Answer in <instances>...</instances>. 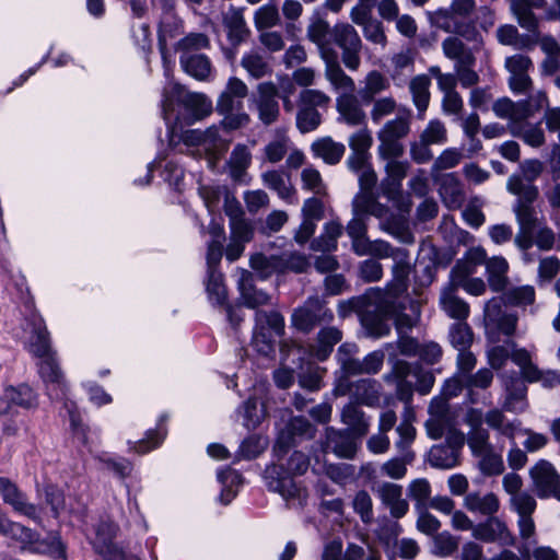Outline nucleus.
<instances>
[{"label":"nucleus","mask_w":560,"mask_h":560,"mask_svg":"<svg viewBox=\"0 0 560 560\" xmlns=\"http://www.w3.org/2000/svg\"><path fill=\"white\" fill-rule=\"evenodd\" d=\"M25 346L28 352L37 358L38 373L46 386L47 395L51 400H65L73 436L83 445H88V428L73 401L67 398L68 386L60 370L55 351L50 347L49 332L43 317L34 308L32 302L25 304L23 322Z\"/></svg>","instance_id":"nucleus-1"},{"label":"nucleus","mask_w":560,"mask_h":560,"mask_svg":"<svg viewBox=\"0 0 560 560\" xmlns=\"http://www.w3.org/2000/svg\"><path fill=\"white\" fill-rule=\"evenodd\" d=\"M387 257H392L394 265L393 280L387 284V318H390L398 332L396 347L400 354L415 357L419 352L420 345L417 339L407 332L418 325L421 315V304L408 293L409 275L411 264L408 252L405 248H389Z\"/></svg>","instance_id":"nucleus-2"},{"label":"nucleus","mask_w":560,"mask_h":560,"mask_svg":"<svg viewBox=\"0 0 560 560\" xmlns=\"http://www.w3.org/2000/svg\"><path fill=\"white\" fill-rule=\"evenodd\" d=\"M520 170L521 174L509 177L506 189L516 196L513 212L520 230L514 243L524 253L525 260L530 261L527 250L533 247V232L539 225L538 212L534 206L539 198V189L533 183L542 174L544 164L539 160H525Z\"/></svg>","instance_id":"nucleus-3"},{"label":"nucleus","mask_w":560,"mask_h":560,"mask_svg":"<svg viewBox=\"0 0 560 560\" xmlns=\"http://www.w3.org/2000/svg\"><path fill=\"white\" fill-rule=\"evenodd\" d=\"M161 106L171 141L183 124L191 125L212 112V102L205 94L187 91L175 82H170L163 89Z\"/></svg>","instance_id":"nucleus-4"},{"label":"nucleus","mask_w":560,"mask_h":560,"mask_svg":"<svg viewBox=\"0 0 560 560\" xmlns=\"http://www.w3.org/2000/svg\"><path fill=\"white\" fill-rule=\"evenodd\" d=\"M307 456L299 451L291 454L288 467L271 464L264 471L265 485L269 491L279 493L290 506L302 508L307 500V491L293 480V476L303 475L308 469Z\"/></svg>","instance_id":"nucleus-5"},{"label":"nucleus","mask_w":560,"mask_h":560,"mask_svg":"<svg viewBox=\"0 0 560 560\" xmlns=\"http://www.w3.org/2000/svg\"><path fill=\"white\" fill-rule=\"evenodd\" d=\"M337 313L341 319L355 313L365 334L380 338L385 332V290L371 288L361 296L342 300L337 305Z\"/></svg>","instance_id":"nucleus-6"},{"label":"nucleus","mask_w":560,"mask_h":560,"mask_svg":"<svg viewBox=\"0 0 560 560\" xmlns=\"http://www.w3.org/2000/svg\"><path fill=\"white\" fill-rule=\"evenodd\" d=\"M2 535L16 542L23 550L49 555L56 560H67V547L56 533L42 539L36 530L5 517Z\"/></svg>","instance_id":"nucleus-7"},{"label":"nucleus","mask_w":560,"mask_h":560,"mask_svg":"<svg viewBox=\"0 0 560 560\" xmlns=\"http://www.w3.org/2000/svg\"><path fill=\"white\" fill-rule=\"evenodd\" d=\"M380 195H373V198L366 209H359L354 206V199L352 200V213L353 218L347 225V233L352 240V247L358 255H380L381 254V242L372 243L365 236L366 225L364 221L365 215H374L380 219V228L385 229V222L383 215L385 208L378 202Z\"/></svg>","instance_id":"nucleus-8"},{"label":"nucleus","mask_w":560,"mask_h":560,"mask_svg":"<svg viewBox=\"0 0 560 560\" xmlns=\"http://www.w3.org/2000/svg\"><path fill=\"white\" fill-rule=\"evenodd\" d=\"M371 153L351 151L346 163L348 168L358 174L359 192L354 196V206L366 209L373 195L385 194L384 182L377 186V176L371 165Z\"/></svg>","instance_id":"nucleus-9"},{"label":"nucleus","mask_w":560,"mask_h":560,"mask_svg":"<svg viewBox=\"0 0 560 560\" xmlns=\"http://www.w3.org/2000/svg\"><path fill=\"white\" fill-rule=\"evenodd\" d=\"M442 50L446 58L455 61L457 82L463 88L478 84L479 74L474 70L476 57L472 50L458 37L450 36L442 42Z\"/></svg>","instance_id":"nucleus-10"},{"label":"nucleus","mask_w":560,"mask_h":560,"mask_svg":"<svg viewBox=\"0 0 560 560\" xmlns=\"http://www.w3.org/2000/svg\"><path fill=\"white\" fill-rule=\"evenodd\" d=\"M284 334V318L277 311H257L252 345L262 355L275 352V338Z\"/></svg>","instance_id":"nucleus-11"},{"label":"nucleus","mask_w":560,"mask_h":560,"mask_svg":"<svg viewBox=\"0 0 560 560\" xmlns=\"http://www.w3.org/2000/svg\"><path fill=\"white\" fill-rule=\"evenodd\" d=\"M548 106L545 91L529 94L526 100L514 102L509 97L498 98L492 104V110L501 119L527 120L536 113Z\"/></svg>","instance_id":"nucleus-12"},{"label":"nucleus","mask_w":560,"mask_h":560,"mask_svg":"<svg viewBox=\"0 0 560 560\" xmlns=\"http://www.w3.org/2000/svg\"><path fill=\"white\" fill-rule=\"evenodd\" d=\"M330 98L319 90L306 89L301 92L296 112V128L301 133L316 130L322 124L319 107H326Z\"/></svg>","instance_id":"nucleus-13"},{"label":"nucleus","mask_w":560,"mask_h":560,"mask_svg":"<svg viewBox=\"0 0 560 560\" xmlns=\"http://www.w3.org/2000/svg\"><path fill=\"white\" fill-rule=\"evenodd\" d=\"M334 320V313L318 296H310L303 305L296 307L291 315L294 328L310 332L317 325L329 324Z\"/></svg>","instance_id":"nucleus-14"},{"label":"nucleus","mask_w":560,"mask_h":560,"mask_svg":"<svg viewBox=\"0 0 560 560\" xmlns=\"http://www.w3.org/2000/svg\"><path fill=\"white\" fill-rule=\"evenodd\" d=\"M394 102L387 98V158L400 156L405 147L401 139L406 138L410 132L412 114L409 109L400 108L392 116Z\"/></svg>","instance_id":"nucleus-15"},{"label":"nucleus","mask_w":560,"mask_h":560,"mask_svg":"<svg viewBox=\"0 0 560 560\" xmlns=\"http://www.w3.org/2000/svg\"><path fill=\"white\" fill-rule=\"evenodd\" d=\"M471 454L478 458V468L483 476L492 477L503 474V457L490 442V436L481 432L475 440L467 443Z\"/></svg>","instance_id":"nucleus-16"},{"label":"nucleus","mask_w":560,"mask_h":560,"mask_svg":"<svg viewBox=\"0 0 560 560\" xmlns=\"http://www.w3.org/2000/svg\"><path fill=\"white\" fill-rule=\"evenodd\" d=\"M465 443V435L458 430H450L444 443L431 447L428 460L431 466L440 469H451L458 465L460 450Z\"/></svg>","instance_id":"nucleus-17"},{"label":"nucleus","mask_w":560,"mask_h":560,"mask_svg":"<svg viewBox=\"0 0 560 560\" xmlns=\"http://www.w3.org/2000/svg\"><path fill=\"white\" fill-rule=\"evenodd\" d=\"M529 477L538 498L552 497L560 501V474L550 462L539 459L529 469Z\"/></svg>","instance_id":"nucleus-18"},{"label":"nucleus","mask_w":560,"mask_h":560,"mask_svg":"<svg viewBox=\"0 0 560 560\" xmlns=\"http://www.w3.org/2000/svg\"><path fill=\"white\" fill-rule=\"evenodd\" d=\"M504 68L509 72L508 84L510 90L515 94H528L534 82L529 75L533 68L532 59L523 54H514L505 58Z\"/></svg>","instance_id":"nucleus-19"},{"label":"nucleus","mask_w":560,"mask_h":560,"mask_svg":"<svg viewBox=\"0 0 560 560\" xmlns=\"http://www.w3.org/2000/svg\"><path fill=\"white\" fill-rule=\"evenodd\" d=\"M334 42L342 49V61L350 70L360 66L361 39L354 27L348 23H338L331 30Z\"/></svg>","instance_id":"nucleus-20"},{"label":"nucleus","mask_w":560,"mask_h":560,"mask_svg":"<svg viewBox=\"0 0 560 560\" xmlns=\"http://www.w3.org/2000/svg\"><path fill=\"white\" fill-rule=\"evenodd\" d=\"M254 103L258 118L264 125L273 124L279 117L278 89L272 82L258 84Z\"/></svg>","instance_id":"nucleus-21"},{"label":"nucleus","mask_w":560,"mask_h":560,"mask_svg":"<svg viewBox=\"0 0 560 560\" xmlns=\"http://www.w3.org/2000/svg\"><path fill=\"white\" fill-rule=\"evenodd\" d=\"M0 497L14 512L34 521L38 520L37 506L28 502L26 494L7 477H0Z\"/></svg>","instance_id":"nucleus-22"},{"label":"nucleus","mask_w":560,"mask_h":560,"mask_svg":"<svg viewBox=\"0 0 560 560\" xmlns=\"http://www.w3.org/2000/svg\"><path fill=\"white\" fill-rule=\"evenodd\" d=\"M474 538L485 542H498L502 546H514L515 537L505 522L493 515L474 528Z\"/></svg>","instance_id":"nucleus-23"},{"label":"nucleus","mask_w":560,"mask_h":560,"mask_svg":"<svg viewBox=\"0 0 560 560\" xmlns=\"http://www.w3.org/2000/svg\"><path fill=\"white\" fill-rule=\"evenodd\" d=\"M439 185V195L446 208L456 210L462 208L466 200L464 184L455 173L431 177Z\"/></svg>","instance_id":"nucleus-24"},{"label":"nucleus","mask_w":560,"mask_h":560,"mask_svg":"<svg viewBox=\"0 0 560 560\" xmlns=\"http://www.w3.org/2000/svg\"><path fill=\"white\" fill-rule=\"evenodd\" d=\"M420 364L409 363L405 360L394 359L390 374L387 375V380H392L396 384V396L399 400L408 402L413 394V383L409 377L416 375V369H419Z\"/></svg>","instance_id":"nucleus-25"},{"label":"nucleus","mask_w":560,"mask_h":560,"mask_svg":"<svg viewBox=\"0 0 560 560\" xmlns=\"http://www.w3.org/2000/svg\"><path fill=\"white\" fill-rule=\"evenodd\" d=\"M248 88L238 78L228 80L224 90L218 97L215 109L218 113L243 109V101L247 96Z\"/></svg>","instance_id":"nucleus-26"},{"label":"nucleus","mask_w":560,"mask_h":560,"mask_svg":"<svg viewBox=\"0 0 560 560\" xmlns=\"http://www.w3.org/2000/svg\"><path fill=\"white\" fill-rule=\"evenodd\" d=\"M387 200L394 201L399 211L398 220L387 223V232L398 236L405 243H411L412 235L409 231L407 221V214L411 208L410 199L402 196L399 191L387 187Z\"/></svg>","instance_id":"nucleus-27"},{"label":"nucleus","mask_w":560,"mask_h":560,"mask_svg":"<svg viewBox=\"0 0 560 560\" xmlns=\"http://www.w3.org/2000/svg\"><path fill=\"white\" fill-rule=\"evenodd\" d=\"M262 184L270 190L275 191L278 197L285 202L293 203L296 201L295 188L291 183V178L280 170H270L261 174Z\"/></svg>","instance_id":"nucleus-28"},{"label":"nucleus","mask_w":560,"mask_h":560,"mask_svg":"<svg viewBox=\"0 0 560 560\" xmlns=\"http://www.w3.org/2000/svg\"><path fill=\"white\" fill-rule=\"evenodd\" d=\"M457 288L450 280V283L442 290L440 304L442 310L452 318L466 320L469 315V305L457 294Z\"/></svg>","instance_id":"nucleus-29"},{"label":"nucleus","mask_w":560,"mask_h":560,"mask_svg":"<svg viewBox=\"0 0 560 560\" xmlns=\"http://www.w3.org/2000/svg\"><path fill=\"white\" fill-rule=\"evenodd\" d=\"M252 164V151L243 143H237L230 153L226 161V168L230 177L237 183H243L247 170Z\"/></svg>","instance_id":"nucleus-30"},{"label":"nucleus","mask_w":560,"mask_h":560,"mask_svg":"<svg viewBox=\"0 0 560 560\" xmlns=\"http://www.w3.org/2000/svg\"><path fill=\"white\" fill-rule=\"evenodd\" d=\"M237 287L244 304L249 308L266 305L270 301V296L266 292L255 288L253 275L246 269L238 270Z\"/></svg>","instance_id":"nucleus-31"},{"label":"nucleus","mask_w":560,"mask_h":560,"mask_svg":"<svg viewBox=\"0 0 560 560\" xmlns=\"http://www.w3.org/2000/svg\"><path fill=\"white\" fill-rule=\"evenodd\" d=\"M311 152L314 158L323 160L324 163L336 165L341 161L346 147L331 137H322L312 142Z\"/></svg>","instance_id":"nucleus-32"},{"label":"nucleus","mask_w":560,"mask_h":560,"mask_svg":"<svg viewBox=\"0 0 560 560\" xmlns=\"http://www.w3.org/2000/svg\"><path fill=\"white\" fill-rule=\"evenodd\" d=\"M509 262L502 256H493L486 262L487 282L493 292L500 293L508 289Z\"/></svg>","instance_id":"nucleus-33"},{"label":"nucleus","mask_w":560,"mask_h":560,"mask_svg":"<svg viewBox=\"0 0 560 560\" xmlns=\"http://www.w3.org/2000/svg\"><path fill=\"white\" fill-rule=\"evenodd\" d=\"M352 21L363 27L364 36L368 40L383 44L385 42V33L382 21L373 18V11L363 9L351 10Z\"/></svg>","instance_id":"nucleus-34"},{"label":"nucleus","mask_w":560,"mask_h":560,"mask_svg":"<svg viewBox=\"0 0 560 560\" xmlns=\"http://www.w3.org/2000/svg\"><path fill=\"white\" fill-rule=\"evenodd\" d=\"M545 5L546 0H511V9L518 24L528 32H535L538 28V20L532 10L541 9Z\"/></svg>","instance_id":"nucleus-35"},{"label":"nucleus","mask_w":560,"mask_h":560,"mask_svg":"<svg viewBox=\"0 0 560 560\" xmlns=\"http://www.w3.org/2000/svg\"><path fill=\"white\" fill-rule=\"evenodd\" d=\"M117 533V525L109 518L101 520L95 528V539L93 540V546L95 550L104 555V557L108 560V557H114L117 550L112 541Z\"/></svg>","instance_id":"nucleus-36"},{"label":"nucleus","mask_w":560,"mask_h":560,"mask_svg":"<svg viewBox=\"0 0 560 560\" xmlns=\"http://www.w3.org/2000/svg\"><path fill=\"white\" fill-rule=\"evenodd\" d=\"M327 445L338 457L352 458L358 445L349 430L338 431L332 428L326 431Z\"/></svg>","instance_id":"nucleus-37"},{"label":"nucleus","mask_w":560,"mask_h":560,"mask_svg":"<svg viewBox=\"0 0 560 560\" xmlns=\"http://www.w3.org/2000/svg\"><path fill=\"white\" fill-rule=\"evenodd\" d=\"M508 130L513 137L523 139L530 147L538 148L545 143L544 130L540 126L528 124L527 120L506 119Z\"/></svg>","instance_id":"nucleus-38"},{"label":"nucleus","mask_w":560,"mask_h":560,"mask_svg":"<svg viewBox=\"0 0 560 560\" xmlns=\"http://www.w3.org/2000/svg\"><path fill=\"white\" fill-rule=\"evenodd\" d=\"M464 506L474 513L491 516L494 515L500 509V501L495 493L488 492L481 494L480 492H469L464 499Z\"/></svg>","instance_id":"nucleus-39"},{"label":"nucleus","mask_w":560,"mask_h":560,"mask_svg":"<svg viewBox=\"0 0 560 560\" xmlns=\"http://www.w3.org/2000/svg\"><path fill=\"white\" fill-rule=\"evenodd\" d=\"M337 110L340 119L351 127L360 126L365 121V113L353 94H341L337 98Z\"/></svg>","instance_id":"nucleus-40"},{"label":"nucleus","mask_w":560,"mask_h":560,"mask_svg":"<svg viewBox=\"0 0 560 560\" xmlns=\"http://www.w3.org/2000/svg\"><path fill=\"white\" fill-rule=\"evenodd\" d=\"M292 141L288 136L287 131L283 129H277L272 136V138L266 143L262 149V154L265 161L276 164L282 161L288 152L290 151V147Z\"/></svg>","instance_id":"nucleus-41"},{"label":"nucleus","mask_w":560,"mask_h":560,"mask_svg":"<svg viewBox=\"0 0 560 560\" xmlns=\"http://www.w3.org/2000/svg\"><path fill=\"white\" fill-rule=\"evenodd\" d=\"M505 409L493 408L485 413V422L488 428L497 431L500 435L506 438L514 444L518 423L510 421L505 415Z\"/></svg>","instance_id":"nucleus-42"},{"label":"nucleus","mask_w":560,"mask_h":560,"mask_svg":"<svg viewBox=\"0 0 560 560\" xmlns=\"http://www.w3.org/2000/svg\"><path fill=\"white\" fill-rule=\"evenodd\" d=\"M179 62L187 74L199 81L207 80L212 71V63L203 54L180 55Z\"/></svg>","instance_id":"nucleus-43"},{"label":"nucleus","mask_w":560,"mask_h":560,"mask_svg":"<svg viewBox=\"0 0 560 560\" xmlns=\"http://www.w3.org/2000/svg\"><path fill=\"white\" fill-rule=\"evenodd\" d=\"M497 39L501 45L511 46L516 50L532 49L536 40L529 35L520 34L516 26L505 24L497 30Z\"/></svg>","instance_id":"nucleus-44"},{"label":"nucleus","mask_w":560,"mask_h":560,"mask_svg":"<svg viewBox=\"0 0 560 560\" xmlns=\"http://www.w3.org/2000/svg\"><path fill=\"white\" fill-rule=\"evenodd\" d=\"M223 25L226 30L228 38L233 46L240 45L248 35V28L242 12L234 8H231L223 15Z\"/></svg>","instance_id":"nucleus-45"},{"label":"nucleus","mask_w":560,"mask_h":560,"mask_svg":"<svg viewBox=\"0 0 560 560\" xmlns=\"http://www.w3.org/2000/svg\"><path fill=\"white\" fill-rule=\"evenodd\" d=\"M342 339V332L337 327H324L317 334V343L313 350V354L319 361H325L335 345Z\"/></svg>","instance_id":"nucleus-46"},{"label":"nucleus","mask_w":560,"mask_h":560,"mask_svg":"<svg viewBox=\"0 0 560 560\" xmlns=\"http://www.w3.org/2000/svg\"><path fill=\"white\" fill-rule=\"evenodd\" d=\"M475 272L471 270L462 268L459 272H451L450 280L454 285L459 289H464L468 294L480 296L487 292V282L481 278L471 277Z\"/></svg>","instance_id":"nucleus-47"},{"label":"nucleus","mask_w":560,"mask_h":560,"mask_svg":"<svg viewBox=\"0 0 560 560\" xmlns=\"http://www.w3.org/2000/svg\"><path fill=\"white\" fill-rule=\"evenodd\" d=\"M326 60V79L330 82L334 89L341 94H353L355 90L354 81L345 73L340 66L329 60V56Z\"/></svg>","instance_id":"nucleus-48"},{"label":"nucleus","mask_w":560,"mask_h":560,"mask_svg":"<svg viewBox=\"0 0 560 560\" xmlns=\"http://www.w3.org/2000/svg\"><path fill=\"white\" fill-rule=\"evenodd\" d=\"M464 159V153L457 148L443 150L433 161L430 177L443 176L445 171L457 167Z\"/></svg>","instance_id":"nucleus-49"},{"label":"nucleus","mask_w":560,"mask_h":560,"mask_svg":"<svg viewBox=\"0 0 560 560\" xmlns=\"http://www.w3.org/2000/svg\"><path fill=\"white\" fill-rule=\"evenodd\" d=\"M381 386L373 380H359L352 383L351 396L366 406H374L380 399Z\"/></svg>","instance_id":"nucleus-50"},{"label":"nucleus","mask_w":560,"mask_h":560,"mask_svg":"<svg viewBox=\"0 0 560 560\" xmlns=\"http://www.w3.org/2000/svg\"><path fill=\"white\" fill-rule=\"evenodd\" d=\"M331 31L329 24L319 18L314 19L307 27V38L316 44L324 59H327L329 51V36Z\"/></svg>","instance_id":"nucleus-51"},{"label":"nucleus","mask_w":560,"mask_h":560,"mask_svg":"<svg viewBox=\"0 0 560 560\" xmlns=\"http://www.w3.org/2000/svg\"><path fill=\"white\" fill-rule=\"evenodd\" d=\"M206 292L213 306H224L228 293L223 282V275L219 270L207 271Z\"/></svg>","instance_id":"nucleus-52"},{"label":"nucleus","mask_w":560,"mask_h":560,"mask_svg":"<svg viewBox=\"0 0 560 560\" xmlns=\"http://www.w3.org/2000/svg\"><path fill=\"white\" fill-rule=\"evenodd\" d=\"M301 187L318 197L327 196V185L320 172L312 164L301 171Z\"/></svg>","instance_id":"nucleus-53"},{"label":"nucleus","mask_w":560,"mask_h":560,"mask_svg":"<svg viewBox=\"0 0 560 560\" xmlns=\"http://www.w3.org/2000/svg\"><path fill=\"white\" fill-rule=\"evenodd\" d=\"M342 234V225L331 221L324 225L323 233L312 242V249L316 252H332L337 248V240Z\"/></svg>","instance_id":"nucleus-54"},{"label":"nucleus","mask_w":560,"mask_h":560,"mask_svg":"<svg viewBox=\"0 0 560 560\" xmlns=\"http://www.w3.org/2000/svg\"><path fill=\"white\" fill-rule=\"evenodd\" d=\"M241 65L247 73L255 79H260L271 72V68L266 56L255 49L246 52L242 57Z\"/></svg>","instance_id":"nucleus-55"},{"label":"nucleus","mask_w":560,"mask_h":560,"mask_svg":"<svg viewBox=\"0 0 560 560\" xmlns=\"http://www.w3.org/2000/svg\"><path fill=\"white\" fill-rule=\"evenodd\" d=\"M459 15L454 9L453 3L447 9H439L434 12L429 13L430 23L447 33L460 34V23L456 16Z\"/></svg>","instance_id":"nucleus-56"},{"label":"nucleus","mask_w":560,"mask_h":560,"mask_svg":"<svg viewBox=\"0 0 560 560\" xmlns=\"http://www.w3.org/2000/svg\"><path fill=\"white\" fill-rule=\"evenodd\" d=\"M280 261L279 255L266 256L257 253L250 256L249 265L262 279H266L273 273H281L282 265Z\"/></svg>","instance_id":"nucleus-57"},{"label":"nucleus","mask_w":560,"mask_h":560,"mask_svg":"<svg viewBox=\"0 0 560 560\" xmlns=\"http://www.w3.org/2000/svg\"><path fill=\"white\" fill-rule=\"evenodd\" d=\"M387 508L395 518L402 517L409 510L408 501L402 497V488L396 483H387Z\"/></svg>","instance_id":"nucleus-58"},{"label":"nucleus","mask_w":560,"mask_h":560,"mask_svg":"<svg viewBox=\"0 0 560 560\" xmlns=\"http://www.w3.org/2000/svg\"><path fill=\"white\" fill-rule=\"evenodd\" d=\"M430 84L431 81L428 75H418L410 82L413 102L420 112H424L428 108L430 102Z\"/></svg>","instance_id":"nucleus-59"},{"label":"nucleus","mask_w":560,"mask_h":560,"mask_svg":"<svg viewBox=\"0 0 560 560\" xmlns=\"http://www.w3.org/2000/svg\"><path fill=\"white\" fill-rule=\"evenodd\" d=\"M243 416V425L248 429H256L266 416L264 407H258L256 398H248L237 410Z\"/></svg>","instance_id":"nucleus-60"},{"label":"nucleus","mask_w":560,"mask_h":560,"mask_svg":"<svg viewBox=\"0 0 560 560\" xmlns=\"http://www.w3.org/2000/svg\"><path fill=\"white\" fill-rule=\"evenodd\" d=\"M210 47V39L203 33H189L175 45V50L180 55L195 54Z\"/></svg>","instance_id":"nucleus-61"},{"label":"nucleus","mask_w":560,"mask_h":560,"mask_svg":"<svg viewBox=\"0 0 560 560\" xmlns=\"http://www.w3.org/2000/svg\"><path fill=\"white\" fill-rule=\"evenodd\" d=\"M385 89V79L382 73L377 71L370 72L365 78L364 86L359 91V96L362 102L370 104L374 101L375 96Z\"/></svg>","instance_id":"nucleus-62"},{"label":"nucleus","mask_w":560,"mask_h":560,"mask_svg":"<svg viewBox=\"0 0 560 560\" xmlns=\"http://www.w3.org/2000/svg\"><path fill=\"white\" fill-rule=\"evenodd\" d=\"M505 302L512 306H527L535 301V289L532 285H522L503 291Z\"/></svg>","instance_id":"nucleus-63"},{"label":"nucleus","mask_w":560,"mask_h":560,"mask_svg":"<svg viewBox=\"0 0 560 560\" xmlns=\"http://www.w3.org/2000/svg\"><path fill=\"white\" fill-rule=\"evenodd\" d=\"M451 343L458 350H466L472 343L474 335L465 320H458L450 329Z\"/></svg>","instance_id":"nucleus-64"}]
</instances>
